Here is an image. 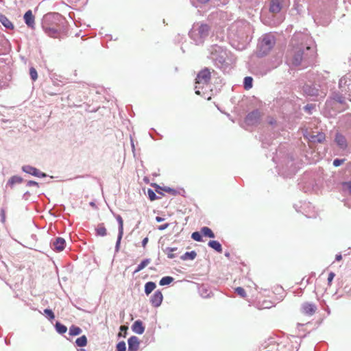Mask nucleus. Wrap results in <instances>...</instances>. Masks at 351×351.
<instances>
[{
  "label": "nucleus",
  "mask_w": 351,
  "mask_h": 351,
  "mask_svg": "<svg viewBox=\"0 0 351 351\" xmlns=\"http://www.w3.org/2000/svg\"><path fill=\"white\" fill-rule=\"evenodd\" d=\"M291 49L287 54V62L294 66H306L314 60L315 42L311 36L302 32L295 33L291 40Z\"/></svg>",
  "instance_id": "1"
},
{
  "label": "nucleus",
  "mask_w": 351,
  "mask_h": 351,
  "mask_svg": "<svg viewBox=\"0 0 351 351\" xmlns=\"http://www.w3.org/2000/svg\"><path fill=\"white\" fill-rule=\"evenodd\" d=\"M41 25L45 33L51 38H59L68 32L69 23L66 18L58 12H49L42 19Z\"/></svg>",
  "instance_id": "2"
},
{
  "label": "nucleus",
  "mask_w": 351,
  "mask_h": 351,
  "mask_svg": "<svg viewBox=\"0 0 351 351\" xmlns=\"http://www.w3.org/2000/svg\"><path fill=\"white\" fill-rule=\"evenodd\" d=\"M208 50L210 52L208 58L217 68L225 71L229 67V64L226 61L228 54L225 49L217 45H213Z\"/></svg>",
  "instance_id": "3"
},
{
  "label": "nucleus",
  "mask_w": 351,
  "mask_h": 351,
  "mask_svg": "<svg viewBox=\"0 0 351 351\" xmlns=\"http://www.w3.org/2000/svg\"><path fill=\"white\" fill-rule=\"evenodd\" d=\"M210 30V27L206 23L194 24L189 32V36L196 45H200L208 36Z\"/></svg>",
  "instance_id": "4"
},
{
  "label": "nucleus",
  "mask_w": 351,
  "mask_h": 351,
  "mask_svg": "<svg viewBox=\"0 0 351 351\" xmlns=\"http://www.w3.org/2000/svg\"><path fill=\"white\" fill-rule=\"evenodd\" d=\"M276 44V38L271 34H264L259 40L256 47V55L259 58L267 56Z\"/></svg>",
  "instance_id": "5"
},
{
  "label": "nucleus",
  "mask_w": 351,
  "mask_h": 351,
  "mask_svg": "<svg viewBox=\"0 0 351 351\" xmlns=\"http://www.w3.org/2000/svg\"><path fill=\"white\" fill-rule=\"evenodd\" d=\"M211 79V72L210 69L208 67H204L202 70H200L196 76L195 80V94L198 95H201L202 97L204 96V93L202 92V90L204 88L205 85H208Z\"/></svg>",
  "instance_id": "6"
},
{
  "label": "nucleus",
  "mask_w": 351,
  "mask_h": 351,
  "mask_svg": "<svg viewBox=\"0 0 351 351\" xmlns=\"http://www.w3.org/2000/svg\"><path fill=\"white\" fill-rule=\"evenodd\" d=\"M285 165H282V167L278 165L276 167L278 169V173L279 176L284 178H291L297 172L296 166L294 164L293 158L292 156L287 155L284 159Z\"/></svg>",
  "instance_id": "7"
},
{
  "label": "nucleus",
  "mask_w": 351,
  "mask_h": 351,
  "mask_svg": "<svg viewBox=\"0 0 351 351\" xmlns=\"http://www.w3.org/2000/svg\"><path fill=\"white\" fill-rule=\"evenodd\" d=\"M302 95L306 97L315 98L317 97L319 93V85L313 83H305L301 86Z\"/></svg>",
  "instance_id": "8"
},
{
  "label": "nucleus",
  "mask_w": 351,
  "mask_h": 351,
  "mask_svg": "<svg viewBox=\"0 0 351 351\" xmlns=\"http://www.w3.org/2000/svg\"><path fill=\"white\" fill-rule=\"evenodd\" d=\"M262 117L263 113L256 108L246 114L244 122L249 126H256L261 123Z\"/></svg>",
  "instance_id": "9"
},
{
  "label": "nucleus",
  "mask_w": 351,
  "mask_h": 351,
  "mask_svg": "<svg viewBox=\"0 0 351 351\" xmlns=\"http://www.w3.org/2000/svg\"><path fill=\"white\" fill-rule=\"evenodd\" d=\"M290 0H269V11L273 14H278L289 6Z\"/></svg>",
  "instance_id": "10"
},
{
  "label": "nucleus",
  "mask_w": 351,
  "mask_h": 351,
  "mask_svg": "<svg viewBox=\"0 0 351 351\" xmlns=\"http://www.w3.org/2000/svg\"><path fill=\"white\" fill-rule=\"evenodd\" d=\"M339 88L345 95L351 97V71L339 80Z\"/></svg>",
  "instance_id": "11"
},
{
  "label": "nucleus",
  "mask_w": 351,
  "mask_h": 351,
  "mask_svg": "<svg viewBox=\"0 0 351 351\" xmlns=\"http://www.w3.org/2000/svg\"><path fill=\"white\" fill-rule=\"evenodd\" d=\"M112 213L118 223V235L114 247V252L117 253L120 250L121 242L123 235V219L120 215Z\"/></svg>",
  "instance_id": "12"
},
{
  "label": "nucleus",
  "mask_w": 351,
  "mask_h": 351,
  "mask_svg": "<svg viewBox=\"0 0 351 351\" xmlns=\"http://www.w3.org/2000/svg\"><path fill=\"white\" fill-rule=\"evenodd\" d=\"M21 170L24 173L37 178H44L48 176L45 173L40 171L36 167L29 165L22 166Z\"/></svg>",
  "instance_id": "13"
},
{
  "label": "nucleus",
  "mask_w": 351,
  "mask_h": 351,
  "mask_svg": "<svg viewBox=\"0 0 351 351\" xmlns=\"http://www.w3.org/2000/svg\"><path fill=\"white\" fill-rule=\"evenodd\" d=\"M334 142L338 148L342 151H345L348 147V143L346 137L340 132H337L335 134Z\"/></svg>",
  "instance_id": "14"
},
{
  "label": "nucleus",
  "mask_w": 351,
  "mask_h": 351,
  "mask_svg": "<svg viewBox=\"0 0 351 351\" xmlns=\"http://www.w3.org/2000/svg\"><path fill=\"white\" fill-rule=\"evenodd\" d=\"M66 245L65 239L60 237H56L54 240L51 241L50 243L51 248L57 252L63 251L66 247Z\"/></svg>",
  "instance_id": "15"
},
{
  "label": "nucleus",
  "mask_w": 351,
  "mask_h": 351,
  "mask_svg": "<svg viewBox=\"0 0 351 351\" xmlns=\"http://www.w3.org/2000/svg\"><path fill=\"white\" fill-rule=\"evenodd\" d=\"M163 295L160 290L156 291L150 298V303L155 308L159 307L161 305Z\"/></svg>",
  "instance_id": "16"
},
{
  "label": "nucleus",
  "mask_w": 351,
  "mask_h": 351,
  "mask_svg": "<svg viewBox=\"0 0 351 351\" xmlns=\"http://www.w3.org/2000/svg\"><path fill=\"white\" fill-rule=\"evenodd\" d=\"M23 20L25 23L28 27L34 28L35 25V17L31 10H28L25 12L23 16Z\"/></svg>",
  "instance_id": "17"
},
{
  "label": "nucleus",
  "mask_w": 351,
  "mask_h": 351,
  "mask_svg": "<svg viewBox=\"0 0 351 351\" xmlns=\"http://www.w3.org/2000/svg\"><path fill=\"white\" fill-rule=\"evenodd\" d=\"M128 351H137L139 348L140 341L136 336H131L128 339Z\"/></svg>",
  "instance_id": "18"
},
{
  "label": "nucleus",
  "mask_w": 351,
  "mask_h": 351,
  "mask_svg": "<svg viewBox=\"0 0 351 351\" xmlns=\"http://www.w3.org/2000/svg\"><path fill=\"white\" fill-rule=\"evenodd\" d=\"M302 308L303 313L307 315H313L317 310L316 305L311 302H304Z\"/></svg>",
  "instance_id": "19"
},
{
  "label": "nucleus",
  "mask_w": 351,
  "mask_h": 351,
  "mask_svg": "<svg viewBox=\"0 0 351 351\" xmlns=\"http://www.w3.org/2000/svg\"><path fill=\"white\" fill-rule=\"evenodd\" d=\"M23 182V178L18 175L11 176L5 184V188L13 189L15 184H21Z\"/></svg>",
  "instance_id": "20"
},
{
  "label": "nucleus",
  "mask_w": 351,
  "mask_h": 351,
  "mask_svg": "<svg viewBox=\"0 0 351 351\" xmlns=\"http://www.w3.org/2000/svg\"><path fill=\"white\" fill-rule=\"evenodd\" d=\"M310 206H311V204L309 202H300L298 204H294L293 207L295 208V210L298 213H301L303 215H304L306 217H310V216H308V215L306 210V208L310 207Z\"/></svg>",
  "instance_id": "21"
},
{
  "label": "nucleus",
  "mask_w": 351,
  "mask_h": 351,
  "mask_svg": "<svg viewBox=\"0 0 351 351\" xmlns=\"http://www.w3.org/2000/svg\"><path fill=\"white\" fill-rule=\"evenodd\" d=\"M145 329V326L141 319L136 320L132 325V330L138 335H142Z\"/></svg>",
  "instance_id": "22"
},
{
  "label": "nucleus",
  "mask_w": 351,
  "mask_h": 351,
  "mask_svg": "<svg viewBox=\"0 0 351 351\" xmlns=\"http://www.w3.org/2000/svg\"><path fill=\"white\" fill-rule=\"evenodd\" d=\"M326 135L324 132H320L317 134H313L310 136L309 141L311 143H322L325 141Z\"/></svg>",
  "instance_id": "23"
},
{
  "label": "nucleus",
  "mask_w": 351,
  "mask_h": 351,
  "mask_svg": "<svg viewBox=\"0 0 351 351\" xmlns=\"http://www.w3.org/2000/svg\"><path fill=\"white\" fill-rule=\"evenodd\" d=\"M97 237H104L107 235V230L104 223H99L95 228Z\"/></svg>",
  "instance_id": "24"
},
{
  "label": "nucleus",
  "mask_w": 351,
  "mask_h": 351,
  "mask_svg": "<svg viewBox=\"0 0 351 351\" xmlns=\"http://www.w3.org/2000/svg\"><path fill=\"white\" fill-rule=\"evenodd\" d=\"M208 246L218 253H221L223 247L221 244L217 240H210L208 243Z\"/></svg>",
  "instance_id": "25"
},
{
  "label": "nucleus",
  "mask_w": 351,
  "mask_h": 351,
  "mask_svg": "<svg viewBox=\"0 0 351 351\" xmlns=\"http://www.w3.org/2000/svg\"><path fill=\"white\" fill-rule=\"evenodd\" d=\"M0 23L7 29H13V23L3 14L0 13Z\"/></svg>",
  "instance_id": "26"
},
{
  "label": "nucleus",
  "mask_w": 351,
  "mask_h": 351,
  "mask_svg": "<svg viewBox=\"0 0 351 351\" xmlns=\"http://www.w3.org/2000/svg\"><path fill=\"white\" fill-rule=\"evenodd\" d=\"M151 263V258H145L141 261V262L137 265L134 271H133V275L136 274V273L139 272L142 269H143L145 267H146L149 263Z\"/></svg>",
  "instance_id": "27"
},
{
  "label": "nucleus",
  "mask_w": 351,
  "mask_h": 351,
  "mask_svg": "<svg viewBox=\"0 0 351 351\" xmlns=\"http://www.w3.org/2000/svg\"><path fill=\"white\" fill-rule=\"evenodd\" d=\"M156 287L154 282L149 281L145 284L144 292L146 295H149Z\"/></svg>",
  "instance_id": "28"
},
{
  "label": "nucleus",
  "mask_w": 351,
  "mask_h": 351,
  "mask_svg": "<svg viewBox=\"0 0 351 351\" xmlns=\"http://www.w3.org/2000/svg\"><path fill=\"white\" fill-rule=\"evenodd\" d=\"M201 231L202 233V235L205 237H208L210 239H214L215 237V234L213 232V231L207 226H204L201 228Z\"/></svg>",
  "instance_id": "29"
},
{
  "label": "nucleus",
  "mask_w": 351,
  "mask_h": 351,
  "mask_svg": "<svg viewBox=\"0 0 351 351\" xmlns=\"http://www.w3.org/2000/svg\"><path fill=\"white\" fill-rule=\"evenodd\" d=\"M197 256V253L195 250L190 252H186L183 255L180 256V259L182 261L194 260Z\"/></svg>",
  "instance_id": "30"
},
{
  "label": "nucleus",
  "mask_w": 351,
  "mask_h": 351,
  "mask_svg": "<svg viewBox=\"0 0 351 351\" xmlns=\"http://www.w3.org/2000/svg\"><path fill=\"white\" fill-rule=\"evenodd\" d=\"M54 327L56 331L60 335H63L67 331V327L59 321H56Z\"/></svg>",
  "instance_id": "31"
},
{
  "label": "nucleus",
  "mask_w": 351,
  "mask_h": 351,
  "mask_svg": "<svg viewBox=\"0 0 351 351\" xmlns=\"http://www.w3.org/2000/svg\"><path fill=\"white\" fill-rule=\"evenodd\" d=\"M343 93L334 92L332 95V98L339 104H343L345 103V97L343 95Z\"/></svg>",
  "instance_id": "32"
},
{
  "label": "nucleus",
  "mask_w": 351,
  "mask_h": 351,
  "mask_svg": "<svg viewBox=\"0 0 351 351\" xmlns=\"http://www.w3.org/2000/svg\"><path fill=\"white\" fill-rule=\"evenodd\" d=\"M243 87L245 90H250L253 86V78L251 76H246L243 82Z\"/></svg>",
  "instance_id": "33"
},
{
  "label": "nucleus",
  "mask_w": 351,
  "mask_h": 351,
  "mask_svg": "<svg viewBox=\"0 0 351 351\" xmlns=\"http://www.w3.org/2000/svg\"><path fill=\"white\" fill-rule=\"evenodd\" d=\"M82 332V330L77 326L71 325L69 330V335L70 336H77L80 335Z\"/></svg>",
  "instance_id": "34"
},
{
  "label": "nucleus",
  "mask_w": 351,
  "mask_h": 351,
  "mask_svg": "<svg viewBox=\"0 0 351 351\" xmlns=\"http://www.w3.org/2000/svg\"><path fill=\"white\" fill-rule=\"evenodd\" d=\"M199 292L200 295L204 298H210L211 291L207 287L204 285H202L201 287L199 288Z\"/></svg>",
  "instance_id": "35"
},
{
  "label": "nucleus",
  "mask_w": 351,
  "mask_h": 351,
  "mask_svg": "<svg viewBox=\"0 0 351 351\" xmlns=\"http://www.w3.org/2000/svg\"><path fill=\"white\" fill-rule=\"evenodd\" d=\"M87 337L86 335H82L81 337L77 338L75 340V344L77 346L80 348H83L87 345Z\"/></svg>",
  "instance_id": "36"
},
{
  "label": "nucleus",
  "mask_w": 351,
  "mask_h": 351,
  "mask_svg": "<svg viewBox=\"0 0 351 351\" xmlns=\"http://www.w3.org/2000/svg\"><path fill=\"white\" fill-rule=\"evenodd\" d=\"M174 278L170 276H166L162 277L159 281L160 286H166L169 285L171 282H173Z\"/></svg>",
  "instance_id": "37"
},
{
  "label": "nucleus",
  "mask_w": 351,
  "mask_h": 351,
  "mask_svg": "<svg viewBox=\"0 0 351 351\" xmlns=\"http://www.w3.org/2000/svg\"><path fill=\"white\" fill-rule=\"evenodd\" d=\"M43 315L50 321L52 322L55 319L56 315L54 312L51 308H45L43 311Z\"/></svg>",
  "instance_id": "38"
},
{
  "label": "nucleus",
  "mask_w": 351,
  "mask_h": 351,
  "mask_svg": "<svg viewBox=\"0 0 351 351\" xmlns=\"http://www.w3.org/2000/svg\"><path fill=\"white\" fill-rule=\"evenodd\" d=\"M191 239L195 241L202 242L203 235L202 231H195L191 234Z\"/></svg>",
  "instance_id": "39"
},
{
  "label": "nucleus",
  "mask_w": 351,
  "mask_h": 351,
  "mask_svg": "<svg viewBox=\"0 0 351 351\" xmlns=\"http://www.w3.org/2000/svg\"><path fill=\"white\" fill-rule=\"evenodd\" d=\"M147 195L150 201H155L160 198V197L158 196L156 194V192L154 190H152V189H147Z\"/></svg>",
  "instance_id": "40"
},
{
  "label": "nucleus",
  "mask_w": 351,
  "mask_h": 351,
  "mask_svg": "<svg viewBox=\"0 0 351 351\" xmlns=\"http://www.w3.org/2000/svg\"><path fill=\"white\" fill-rule=\"evenodd\" d=\"M342 191L343 192H348L350 195H351V181L348 182H343L341 183Z\"/></svg>",
  "instance_id": "41"
},
{
  "label": "nucleus",
  "mask_w": 351,
  "mask_h": 351,
  "mask_svg": "<svg viewBox=\"0 0 351 351\" xmlns=\"http://www.w3.org/2000/svg\"><path fill=\"white\" fill-rule=\"evenodd\" d=\"M315 108V104H308L304 106L303 110L309 115L313 114V110Z\"/></svg>",
  "instance_id": "42"
},
{
  "label": "nucleus",
  "mask_w": 351,
  "mask_h": 351,
  "mask_svg": "<svg viewBox=\"0 0 351 351\" xmlns=\"http://www.w3.org/2000/svg\"><path fill=\"white\" fill-rule=\"evenodd\" d=\"M163 191L168 193L172 195H177L178 194H180V193L178 191L169 186H163Z\"/></svg>",
  "instance_id": "43"
},
{
  "label": "nucleus",
  "mask_w": 351,
  "mask_h": 351,
  "mask_svg": "<svg viewBox=\"0 0 351 351\" xmlns=\"http://www.w3.org/2000/svg\"><path fill=\"white\" fill-rule=\"evenodd\" d=\"M29 76H30V78L32 81L35 82L37 79H38V73H37V71L36 69L33 67V66H31L29 68Z\"/></svg>",
  "instance_id": "44"
},
{
  "label": "nucleus",
  "mask_w": 351,
  "mask_h": 351,
  "mask_svg": "<svg viewBox=\"0 0 351 351\" xmlns=\"http://www.w3.org/2000/svg\"><path fill=\"white\" fill-rule=\"evenodd\" d=\"M126 343L124 341H119L116 345L117 351H126Z\"/></svg>",
  "instance_id": "45"
},
{
  "label": "nucleus",
  "mask_w": 351,
  "mask_h": 351,
  "mask_svg": "<svg viewBox=\"0 0 351 351\" xmlns=\"http://www.w3.org/2000/svg\"><path fill=\"white\" fill-rule=\"evenodd\" d=\"M234 292L243 298L247 296L245 290L241 287L235 288Z\"/></svg>",
  "instance_id": "46"
},
{
  "label": "nucleus",
  "mask_w": 351,
  "mask_h": 351,
  "mask_svg": "<svg viewBox=\"0 0 351 351\" xmlns=\"http://www.w3.org/2000/svg\"><path fill=\"white\" fill-rule=\"evenodd\" d=\"M191 4L195 7L198 8L202 4H205L208 3L210 0H190Z\"/></svg>",
  "instance_id": "47"
},
{
  "label": "nucleus",
  "mask_w": 351,
  "mask_h": 351,
  "mask_svg": "<svg viewBox=\"0 0 351 351\" xmlns=\"http://www.w3.org/2000/svg\"><path fill=\"white\" fill-rule=\"evenodd\" d=\"M152 186L155 188V192L158 193L160 195H165L163 193V186H160V185L153 183L152 184Z\"/></svg>",
  "instance_id": "48"
},
{
  "label": "nucleus",
  "mask_w": 351,
  "mask_h": 351,
  "mask_svg": "<svg viewBox=\"0 0 351 351\" xmlns=\"http://www.w3.org/2000/svg\"><path fill=\"white\" fill-rule=\"evenodd\" d=\"M345 160V158H335L333 160L332 165L334 167H338L341 166Z\"/></svg>",
  "instance_id": "49"
},
{
  "label": "nucleus",
  "mask_w": 351,
  "mask_h": 351,
  "mask_svg": "<svg viewBox=\"0 0 351 351\" xmlns=\"http://www.w3.org/2000/svg\"><path fill=\"white\" fill-rule=\"evenodd\" d=\"M261 140L262 141V146L263 148H266L267 146L270 145V138L267 139L266 137L263 138V136H261Z\"/></svg>",
  "instance_id": "50"
},
{
  "label": "nucleus",
  "mask_w": 351,
  "mask_h": 351,
  "mask_svg": "<svg viewBox=\"0 0 351 351\" xmlns=\"http://www.w3.org/2000/svg\"><path fill=\"white\" fill-rule=\"evenodd\" d=\"M26 186L27 187H31V186H39V183L34 181V180H29L26 182Z\"/></svg>",
  "instance_id": "51"
},
{
  "label": "nucleus",
  "mask_w": 351,
  "mask_h": 351,
  "mask_svg": "<svg viewBox=\"0 0 351 351\" xmlns=\"http://www.w3.org/2000/svg\"><path fill=\"white\" fill-rule=\"evenodd\" d=\"M335 276V274L332 271H330L328 274V285H331V282H332Z\"/></svg>",
  "instance_id": "52"
},
{
  "label": "nucleus",
  "mask_w": 351,
  "mask_h": 351,
  "mask_svg": "<svg viewBox=\"0 0 351 351\" xmlns=\"http://www.w3.org/2000/svg\"><path fill=\"white\" fill-rule=\"evenodd\" d=\"M1 221L5 222V208H1L0 211Z\"/></svg>",
  "instance_id": "53"
},
{
  "label": "nucleus",
  "mask_w": 351,
  "mask_h": 351,
  "mask_svg": "<svg viewBox=\"0 0 351 351\" xmlns=\"http://www.w3.org/2000/svg\"><path fill=\"white\" fill-rule=\"evenodd\" d=\"M267 123L270 125H275L276 124V120L275 118L272 117H267Z\"/></svg>",
  "instance_id": "54"
},
{
  "label": "nucleus",
  "mask_w": 351,
  "mask_h": 351,
  "mask_svg": "<svg viewBox=\"0 0 351 351\" xmlns=\"http://www.w3.org/2000/svg\"><path fill=\"white\" fill-rule=\"evenodd\" d=\"M177 250H178V247H167L165 249H163V252H173L176 251Z\"/></svg>",
  "instance_id": "55"
},
{
  "label": "nucleus",
  "mask_w": 351,
  "mask_h": 351,
  "mask_svg": "<svg viewBox=\"0 0 351 351\" xmlns=\"http://www.w3.org/2000/svg\"><path fill=\"white\" fill-rule=\"evenodd\" d=\"M30 193L29 191H27L26 192H25L22 196V199L25 200V201H27L29 200V198L30 197Z\"/></svg>",
  "instance_id": "56"
},
{
  "label": "nucleus",
  "mask_w": 351,
  "mask_h": 351,
  "mask_svg": "<svg viewBox=\"0 0 351 351\" xmlns=\"http://www.w3.org/2000/svg\"><path fill=\"white\" fill-rule=\"evenodd\" d=\"M169 226V223H164V224H162L160 226H159L158 227V229L159 230H165V229H167L168 227Z\"/></svg>",
  "instance_id": "57"
},
{
  "label": "nucleus",
  "mask_w": 351,
  "mask_h": 351,
  "mask_svg": "<svg viewBox=\"0 0 351 351\" xmlns=\"http://www.w3.org/2000/svg\"><path fill=\"white\" fill-rule=\"evenodd\" d=\"M148 241H149V239H148V237H145V238L142 240V242H141L142 246H143V247H146V245H147V243H148Z\"/></svg>",
  "instance_id": "58"
},
{
  "label": "nucleus",
  "mask_w": 351,
  "mask_h": 351,
  "mask_svg": "<svg viewBox=\"0 0 351 351\" xmlns=\"http://www.w3.org/2000/svg\"><path fill=\"white\" fill-rule=\"evenodd\" d=\"M183 38H184V36L183 35L181 36L180 34H178L177 36L176 37L175 40L178 43H180Z\"/></svg>",
  "instance_id": "59"
},
{
  "label": "nucleus",
  "mask_w": 351,
  "mask_h": 351,
  "mask_svg": "<svg viewBox=\"0 0 351 351\" xmlns=\"http://www.w3.org/2000/svg\"><path fill=\"white\" fill-rule=\"evenodd\" d=\"M167 255V257L169 258H173L176 256V254H173L172 252H165Z\"/></svg>",
  "instance_id": "60"
},
{
  "label": "nucleus",
  "mask_w": 351,
  "mask_h": 351,
  "mask_svg": "<svg viewBox=\"0 0 351 351\" xmlns=\"http://www.w3.org/2000/svg\"><path fill=\"white\" fill-rule=\"evenodd\" d=\"M341 259H342V255L341 253L336 254V256H335L336 261H340Z\"/></svg>",
  "instance_id": "61"
},
{
  "label": "nucleus",
  "mask_w": 351,
  "mask_h": 351,
  "mask_svg": "<svg viewBox=\"0 0 351 351\" xmlns=\"http://www.w3.org/2000/svg\"><path fill=\"white\" fill-rule=\"evenodd\" d=\"M151 130L154 131L156 133V136H158L160 139L162 138V135L158 133L154 128H151Z\"/></svg>",
  "instance_id": "62"
},
{
  "label": "nucleus",
  "mask_w": 351,
  "mask_h": 351,
  "mask_svg": "<svg viewBox=\"0 0 351 351\" xmlns=\"http://www.w3.org/2000/svg\"><path fill=\"white\" fill-rule=\"evenodd\" d=\"M164 220H165V219H164L163 217H160V216H157V217H156V221L157 222H158V223L162 222V221H163Z\"/></svg>",
  "instance_id": "63"
},
{
  "label": "nucleus",
  "mask_w": 351,
  "mask_h": 351,
  "mask_svg": "<svg viewBox=\"0 0 351 351\" xmlns=\"http://www.w3.org/2000/svg\"><path fill=\"white\" fill-rule=\"evenodd\" d=\"M275 291L277 292L278 293H280V291L283 292L284 290L282 287H278L275 289Z\"/></svg>",
  "instance_id": "64"
}]
</instances>
